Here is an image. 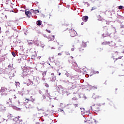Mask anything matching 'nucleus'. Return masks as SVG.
Wrapping results in <instances>:
<instances>
[{
    "label": "nucleus",
    "mask_w": 124,
    "mask_h": 124,
    "mask_svg": "<svg viewBox=\"0 0 124 124\" xmlns=\"http://www.w3.org/2000/svg\"><path fill=\"white\" fill-rule=\"evenodd\" d=\"M7 104H8L10 107H11V106H15V107H16V104L12 102V98L9 99L8 101L7 102Z\"/></svg>",
    "instance_id": "1"
},
{
    "label": "nucleus",
    "mask_w": 124,
    "mask_h": 124,
    "mask_svg": "<svg viewBox=\"0 0 124 124\" xmlns=\"http://www.w3.org/2000/svg\"><path fill=\"white\" fill-rule=\"evenodd\" d=\"M85 47H87V42L83 41L82 43L81 44V47L79 48V51H82V50H84V49L82 48H85Z\"/></svg>",
    "instance_id": "2"
},
{
    "label": "nucleus",
    "mask_w": 124,
    "mask_h": 124,
    "mask_svg": "<svg viewBox=\"0 0 124 124\" xmlns=\"http://www.w3.org/2000/svg\"><path fill=\"white\" fill-rule=\"evenodd\" d=\"M52 77L50 78L51 80V82H55L57 79V77L55 76V74L54 73H51Z\"/></svg>",
    "instance_id": "3"
},
{
    "label": "nucleus",
    "mask_w": 124,
    "mask_h": 124,
    "mask_svg": "<svg viewBox=\"0 0 124 124\" xmlns=\"http://www.w3.org/2000/svg\"><path fill=\"white\" fill-rule=\"evenodd\" d=\"M26 108H27V109H31V108H33V106L32 105L31 103V102H30L29 103H28V104H26L25 105Z\"/></svg>",
    "instance_id": "4"
},
{
    "label": "nucleus",
    "mask_w": 124,
    "mask_h": 124,
    "mask_svg": "<svg viewBox=\"0 0 124 124\" xmlns=\"http://www.w3.org/2000/svg\"><path fill=\"white\" fill-rule=\"evenodd\" d=\"M76 31H75L74 30H70V36H71L72 37H74V36L76 35Z\"/></svg>",
    "instance_id": "5"
},
{
    "label": "nucleus",
    "mask_w": 124,
    "mask_h": 124,
    "mask_svg": "<svg viewBox=\"0 0 124 124\" xmlns=\"http://www.w3.org/2000/svg\"><path fill=\"white\" fill-rule=\"evenodd\" d=\"M122 58H123V56L119 57L118 58H114V57H112L111 59V61H114V62H118V60H121Z\"/></svg>",
    "instance_id": "6"
},
{
    "label": "nucleus",
    "mask_w": 124,
    "mask_h": 124,
    "mask_svg": "<svg viewBox=\"0 0 124 124\" xmlns=\"http://www.w3.org/2000/svg\"><path fill=\"white\" fill-rule=\"evenodd\" d=\"M6 91V88H5V87H2L1 88V90H0V93H1V94H5V92Z\"/></svg>",
    "instance_id": "7"
},
{
    "label": "nucleus",
    "mask_w": 124,
    "mask_h": 124,
    "mask_svg": "<svg viewBox=\"0 0 124 124\" xmlns=\"http://www.w3.org/2000/svg\"><path fill=\"white\" fill-rule=\"evenodd\" d=\"M25 13L26 16H28V17H30L29 15H31V11H25Z\"/></svg>",
    "instance_id": "8"
},
{
    "label": "nucleus",
    "mask_w": 124,
    "mask_h": 124,
    "mask_svg": "<svg viewBox=\"0 0 124 124\" xmlns=\"http://www.w3.org/2000/svg\"><path fill=\"white\" fill-rule=\"evenodd\" d=\"M89 19V16H83L82 17V20L84 21V22H87V21H88V19Z\"/></svg>",
    "instance_id": "9"
},
{
    "label": "nucleus",
    "mask_w": 124,
    "mask_h": 124,
    "mask_svg": "<svg viewBox=\"0 0 124 124\" xmlns=\"http://www.w3.org/2000/svg\"><path fill=\"white\" fill-rule=\"evenodd\" d=\"M72 65L74 68H77V67H78V64H77V63L76 62H73Z\"/></svg>",
    "instance_id": "10"
},
{
    "label": "nucleus",
    "mask_w": 124,
    "mask_h": 124,
    "mask_svg": "<svg viewBox=\"0 0 124 124\" xmlns=\"http://www.w3.org/2000/svg\"><path fill=\"white\" fill-rule=\"evenodd\" d=\"M48 39L49 40V41H52V40L55 39V37L53 35H50L48 37Z\"/></svg>",
    "instance_id": "11"
},
{
    "label": "nucleus",
    "mask_w": 124,
    "mask_h": 124,
    "mask_svg": "<svg viewBox=\"0 0 124 124\" xmlns=\"http://www.w3.org/2000/svg\"><path fill=\"white\" fill-rule=\"evenodd\" d=\"M30 99H26L23 102V104L25 106L26 104H28L30 103Z\"/></svg>",
    "instance_id": "12"
},
{
    "label": "nucleus",
    "mask_w": 124,
    "mask_h": 124,
    "mask_svg": "<svg viewBox=\"0 0 124 124\" xmlns=\"http://www.w3.org/2000/svg\"><path fill=\"white\" fill-rule=\"evenodd\" d=\"M109 44H111L110 42H104L102 43V45H109Z\"/></svg>",
    "instance_id": "13"
},
{
    "label": "nucleus",
    "mask_w": 124,
    "mask_h": 124,
    "mask_svg": "<svg viewBox=\"0 0 124 124\" xmlns=\"http://www.w3.org/2000/svg\"><path fill=\"white\" fill-rule=\"evenodd\" d=\"M0 109L1 111H4V110H6V108H5L4 106L2 105L0 107Z\"/></svg>",
    "instance_id": "14"
},
{
    "label": "nucleus",
    "mask_w": 124,
    "mask_h": 124,
    "mask_svg": "<svg viewBox=\"0 0 124 124\" xmlns=\"http://www.w3.org/2000/svg\"><path fill=\"white\" fill-rule=\"evenodd\" d=\"M30 101H31V102H33L35 100L33 98L32 96H31V99H29Z\"/></svg>",
    "instance_id": "15"
},
{
    "label": "nucleus",
    "mask_w": 124,
    "mask_h": 124,
    "mask_svg": "<svg viewBox=\"0 0 124 124\" xmlns=\"http://www.w3.org/2000/svg\"><path fill=\"white\" fill-rule=\"evenodd\" d=\"M30 12H31V14L32 13H33L34 14H36V12H35V10L33 9L30 10Z\"/></svg>",
    "instance_id": "16"
},
{
    "label": "nucleus",
    "mask_w": 124,
    "mask_h": 124,
    "mask_svg": "<svg viewBox=\"0 0 124 124\" xmlns=\"http://www.w3.org/2000/svg\"><path fill=\"white\" fill-rule=\"evenodd\" d=\"M37 26H41V21H40V20H38L37 21Z\"/></svg>",
    "instance_id": "17"
},
{
    "label": "nucleus",
    "mask_w": 124,
    "mask_h": 124,
    "mask_svg": "<svg viewBox=\"0 0 124 124\" xmlns=\"http://www.w3.org/2000/svg\"><path fill=\"white\" fill-rule=\"evenodd\" d=\"M47 72H43L42 73V76H43V77H45V76H46V74Z\"/></svg>",
    "instance_id": "18"
},
{
    "label": "nucleus",
    "mask_w": 124,
    "mask_h": 124,
    "mask_svg": "<svg viewBox=\"0 0 124 124\" xmlns=\"http://www.w3.org/2000/svg\"><path fill=\"white\" fill-rule=\"evenodd\" d=\"M72 99V100H75V101L78 100L77 97H74Z\"/></svg>",
    "instance_id": "19"
},
{
    "label": "nucleus",
    "mask_w": 124,
    "mask_h": 124,
    "mask_svg": "<svg viewBox=\"0 0 124 124\" xmlns=\"http://www.w3.org/2000/svg\"><path fill=\"white\" fill-rule=\"evenodd\" d=\"M95 9H96V7H92V8L91 9V11H93V10H95Z\"/></svg>",
    "instance_id": "20"
},
{
    "label": "nucleus",
    "mask_w": 124,
    "mask_h": 124,
    "mask_svg": "<svg viewBox=\"0 0 124 124\" xmlns=\"http://www.w3.org/2000/svg\"><path fill=\"white\" fill-rule=\"evenodd\" d=\"M114 55H115V56H117V55H119V52L118 51H115L114 52Z\"/></svg>",
    "instance_id": "21"
},
{
    "label": "nucleus",
    "mask_w": 124,
    "mask_h": 124,
    "mask_svg": "<svg viewBox=\"0 0 124 124\" xmlns=\"http://www.w3.org/2000/svg\"><path fill=\"white\" fill-rule=\"evenodd\" d=\"M46 31H47V32H48V33H51V31L48 30V29H46Z\"/></svg>",
    "instance_id": "22"
},
{
    "label": "nucleus",
    "mask_w": 124,
    "mask_h": 124,
    "mask_svg": "<svg viewBox=\"0 0 124 124\" xmlns=\"http://www.w3.org/2000/svg\"><path fill=\"white\" fill-rule=\"evenodd\" d=\"M35 12H36V13H39V10H35Z\"/></svg>",
    "instance_id": "23"
},
{
    "label": "nucleus",
    "mask_w": 124,
    "mask_h": 124,
    "mask_svg": "<svg viewBox=\"0 0 124 124\" xmlns=\"http://www.w3.org/2000/svg\"><path fill=\"white\" fill-rule=\"evenodd\" d=\"M45 86L46 87V88H49V85L47 83H46L45 84Z\"/></svg>",
    "instance_id": "24"
},
{
    "label": "nucleus",
    "mask_w": 124,
    "mask_h": 124,
    "mask_svg": "<svg viewBox=\"0 0 124 124\" xmlns=\"http://www.w3.org/2000/svg\"><path fill=\"white\" fill-rule=\"evenodd\" d=\"M123 6H119V9H123Z\"/></svg>",
    "instance_id": "25"
},
{
    "label": "nucleus",
    "mask_w": 124,
    "mask_h": 124,
    "mask_svg": "<svg viewBox=\"0 0 124 124\" xmlns=\"http://www.w3.org/2000/svg\"><path fill=\"white\" fill-rule=\"evenodd\" d=\"M12 55H13V57H16V54L14 52L12 53Z\"/></svg>",
    "instance_id": "26"
},
{
    "label": "nucleus",
    "mask_w": 124,
    "mask_h": 124,
    "mask_svg": "<svg viewBox=\"0 0 124 124\" xmlns=\"http://www.w3.org/2000/svg\"><path fill=\"white\" fill-rule=\"evenodd\" d=\"M72 88H73V89H75V88H76V85L75 84L73 85Z\"/></svg>",
    "instance_id": "27"
},
{
    "label": "nucleus",
    "mask_w": 124,
    "mask_h": 124,
    "mask_svg": "<svg viewBox=\"0 0 124 124\" xmlns=\"http://www.w3.org/2000/svg\"><path fill=\"white\" fill-rule=\"evenodd\" d=\"M99 110V108H95V111H98Z\"/></svg>",
    "instance_id": "28"
},
{
    "label": "nucleus",
    "mask_w": 124,
    "mask_h": 124,
    "mask_svg": "<svg viewBox=\"0 0 124 124\" xmlns=\"http://www.w3.org/2000/svg\"><path fill=\"white\" fill-rule=\"evenodd\" d=\"M121 29H124V25H121Z\"/></svg>",
    "instance_id": "29"
},
{
    "label": "nucleus",
    "mask_w": 124,
    "mask_h": 124,
    "mask_svg": "<svg viewBox=\"0 0 124 124\" xmlns=\"http://www.w3.org/2000/svg\"><path fill=\"white\" fill-rule=\"evenodd\" d=\"M46 95H47V94L48 93V89H47L46 91Z\"/></svg>",
    "instance_id": "30"
},
{
    "label": "nucleus",
    "mask_w": 124,
    "mask_h": 124,
    "mask_svg": "<svg viewBox=\"0 0 124 124\" xmlns=\"http://www.w3.org/2000/svg\"><path fill=\"white\" fill-rule=\"evenodd\" d=\"M62 53H58V56H62Z\"/></svg>",
    "instance_id": "31"
},
{
    "label": "nucleus",
    "mask_w": 124,
    "mask_h": 124,
    "mask_svg": "<svg viewBox=\"0 0 124 124\" xmlns=\"http://www.w3.org/2000/svg\"><path fill=\"white\" fill-rule=\"evenodd\" d=\"M71 50L72 51H74V48H72Z\"/></svg>",
    "instance_id": "32"
},
{
    "label": "nucleus",
    "mask_w": 124,
    "mask_h": 124,
    "mask_svg": "<svg viewBox=\"0 0 124 124\" xmlns=\"http://www.w3.org/2000/svg\"><path fill=\"white\" fill-rule=\"evenodd\" d=\"M5 19H7V16H5Z\"/></svg>",
    "instance_id": "33"
},
{
    "label": "nucleus",
    "mask_w": 124,
    "mask_h": 124,
    "mask_svg": "<svg viewBox=\"0 0 124 124\" xmlns=\"http://www.w3.org/2000/svg\"><path fill=\"white\" fill-rule=\"evenodd\" d=\"M95 73H96L97 74H98V73H99V72H98V71H96V72H95Z\"/></svg>",
    "instance_id": "34"
},
{
    "label": "nucleus",
    "mask_w": 124,
    "mask_h": 124,
    "mask_svg": "<svg viewBox=\"0 0 124 124\" xmlns=\"http://www.w3.org/2000/svg\"><path fill=\"white\" fill-rule=\"evenodd\" d=\"M16 84H17V85H20V82H16Z\"/></svg>",
    "instance_id": "35"
},
{
    "label": "nucleus",
    "mask_w": 124,
    "mask_h": 124,
    "mask_svg": "<svg viewBox=\"0 0 124 124\" xmlns=\"http://www.w3.org/2000/svg\"><path fill=\"white\" fill-rule=\"evenodd\" d=\"M8 68H11V66H10V65H9Z\"/></svg>",
    "instance_id": "36"
},
{
    "label": "nucleus",
    "mask_w": 124,
    "mask_h": 124,
    "mask_svg": "<svg viewBox=\"0 0 124 124\" xmlns=\"http://www.w3.org/2000/svg\"><path fill=\"white\" fill-rule=\"evenodd\" d=\"M104 84L105 85H107V83H106V81L105 82Z\"/></svg>",
    "instance_id": "37"
},
{
    "label": "nucleus",
    "mask_w": 124,
    "mask_h": 124,
    "mask_svg": "<svg viewBox=\"0 0 124 124\" xmlns=\"http://www.w3.org/2000/svg\"><path fill=\"white\" fill-rule=\"evenodd\" d=\"M70 59H73V57H72V56H70Z\"/></svg>",
    "instance_id": "38"
},
{
    "label": "nucleus",
    "mask_w": 124,
    "mask_h": 124,
    "mask_svg": "<svg viewBox=\"0 0 124 124\" xmlns=\"http://www.w3.org/2000/svg\"><path fill=\"white\" fill-rule=\"evenodd\" d=\"M34 124H39V123H34Z\"/></svg>",
    "instance_id": "39"
},
{
    "label": "nucleus",
    "mask_w": 124,
    "mask_h": 124,
    "mask_svg": "<svg viewBox=\"0 0 124 124\" xmlns=\"http://www.w3.org/2000/svg\"><path fill=\"white\" fill-rule=\"evenodd\" d=\"M29 44H32V43L30 42V43H29Z\"/></svg>",
    "instance_id": "40"
},
{
    "label": "nucleus",
    "mask_w": 124,
    "mask_h": 124,
    "mask_svg": "<svg viewBox=\"0 0 124 124\" xmlns=\"http://www.w3.org/2000/svg\"><path fill=\"white\" fill-rule=\"evenodd\" d=\"M84 24V22H82L81 23V25H83V24Z\"/></svg>",
    "instance_id": "41"
},
{
    "label": "nucleus",
    "mask_w": 124,
    "mask_h": 124,
    "mask_svg": "<svg viewBox=\"0 0 124 124\" xmlns=\"http://www.w3.org/2000/svg\"><path fill=\"white\" fill-rule=\"evenodd\" d=\"M61 73H60L59 74V75L60 76H61Z\"/></svg>",
    "instance_id": "42"
},
{
    "label": "nucleus",
    "mask_w": 124,
    "mask_h": 124,
    "mask_svg": "<svg viewBox=\"0 0 124 124\" xmlns=\"http://www.w3.org/2000/svg\"><path fill=\"white\" fill-rule=\"evenodd\" d=\"M17 97L16 96L15 97V98L16 99Z\"/></svg>",
    "instance_id": "43"
},
{
    "label": "nucleus",
    "mask_w": 124,
    "mask_h": 124,
    "mask_svg": "<svg viewBox=\"0 0 124 124\" xmlns=\"http://www.w3.org/2000/svg\"><path fill=\"white\" fill-rule=\"evenodd\" d=\"M31 83L32 84V82H31Z\"/></svg>",
    "instance_id": "44"
}]
</instances>
